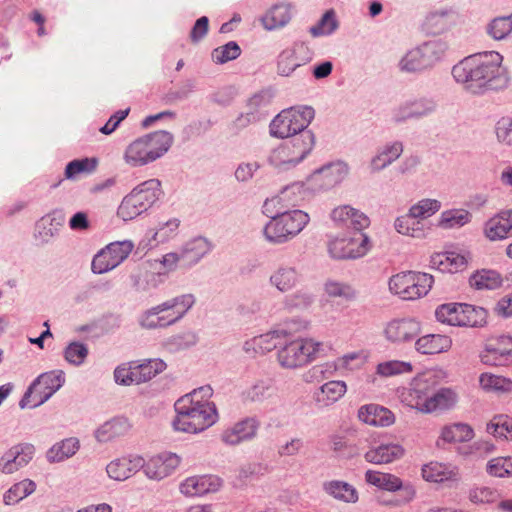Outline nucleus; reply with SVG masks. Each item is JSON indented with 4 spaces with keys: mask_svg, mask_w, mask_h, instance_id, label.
Masks as SVG:
<instances>
[{
    "mask_svg": "<svg viewBox=\"0 0 512 512\" xmlns=\"http://www.w3.org/2000/svg\"><path fill=\"white\" fill-rule=\"evenodd\" d=\"M441 208V202L436 199L425 198L418 201L409 208L410 215L423 222L424 219L431 217Z\"/></svg>",
    "mask_w": 512,
    "mask_h": 512,
    "instance_id": "60",
    "label": "nucleus"
},
{
    "mask_svg": "<svg viewBox=\"0 0 512 512\" xmlns=\"http://www.w3.org/2000/svg\"><path fill=\"white\" fill-rule=\"evenodd\" d=\"M487 473L494 477L512 476V457H496L487 463Z\"/></svg>",
    "mask_w": 512,
    "mask_h": 512,
    "instance_id": "64",
    "label": "nucleus"
},
{
    "mask_svg": "<svg viewBox=\"0 0 512 512\" xmlns=\"http://www.w3.org/2000/svg\"><path fill=\"white\" fill-rule=\"evenodd\" d=\"M292 19V6L288 3L273 5L261 18L266 30L280 29L286 26Z\"/></svg>",
    "mask_w": 512,
    "mask_h": 512,
    "instance_id": "34",
    "label": "nucleus"
},
{
    "mask_svg": "<svg viewBox=\"0 0 512 512\" xmlns=\"http://www.w3.org/2000/svg\"><path fill=\"white\" fill-rule=\"evenodd\" d=\"M307 323L301 320H291L286 329H277L265 334L253 337L244 342L243 350L247 354H265L273 349L280 347L283 340L288 338L292 332L305 329Z\"/></svg>",
    "mask_w": 512,
    "mask_h": 512,
    "instance_id": "13",
    "label": "nucleus"
},
{
    "mask_svg": "<svg viewBox=\"0 0 512 512\" xmlns=\"http://www.w3.org/2000/svg\"><path fill=\"white\" fill-rule=\"evenodd\" d=\"M404 448L397 443H382L369 449L364 458L367 462L373 464H388L399 460L404 456Z\"/></svg>",
    "mask_w": 512,
    "mask_h": 512,
    "instance_id": "31",
    "label": "nucleus"
},
{
    "mask_svg": "<svg viewBox=\"0 0 512 512\" xmlns=\"http://www.w3.org/2000/svg\"><path fill=\"white\" fill-rule=\"evenodd\" d=\"M80 448L77 438H67L54 444L46 453L47 461L50 463H59L76 454Z\"/></svg>",
    "mask_w": 512,
    "mask_h": 512,
    "instance_id": "41",
    "label": "nucleus"
},
{
    "mask_svg": "<svg viewBox=\"0 0 512 512\" xmlns=\"http://www.w3.org/2000/svg\"><path fill=\"white\" fill-rule=\"evenodd\" d=\"M502 62L503 56L496 51L471 55L453 66L452 76L472 94L501 90L509 84L508 71Z\"/></svg>",
    "mask_w": 512,
    "mask_h": 512,
    "instance_id": "1",
    "label": "nucleus"
},
{
    "mask_svg": "<svg viewBox=\"0 0 512 512\" xmlns=\"http://www.w3.org/2000/svg\"><path fill=\"white\" fill-rule=\"evenodd\" d=\"M512 231V210H504L485 224V235L491 241L503 240Z\"/></svg>",
    "mask_w": 512,
    "mask_h": 512,
    "instance_id": "32",
    "label": "nucleus"
},
{
    "mask_svg": "<svg viewBox=\"0 0 512 512\" xmlns=\"http://www.w3.org/2000/svg\"><path fill=\"white\" fill-rule=\"evenodd\" d=\"M212 248V243L204 237H196L188 241L180 250L182 267L190 268L196 265Z\"/></svg>",
    "mask_w": 512,
    "mask_h": 512,
    "instance_id": "27",
    "label": "nucleus"
},
{
    "mask_svg": "<svg viewBox=\"0 0 512 512\" xmlns=\"http://www.w3.org/2000/svg\"><path fill=\"white\" fill-rule=\"evenodd\" d=\"M487 314L483 307L462 303L461 326L482 327L486 324Z\"/></svg>",
    "mask_w": 512,
    "mask_h": 512,
    "instance_id": "51",
    "label": "nucleus"
},
{
    "mask_svg": "<svg viewBox=\"0 0 512 512\" xmlns=\"http://www.w3.org/2000/svg\"><path fill=\"white\" fill-rule=\"evenodd\" d=\"M426 381L417 379L413 382L409 396L415 400L411 406L424 413H431L437 410H447L452 408L457 400L456 392L451 388H441L438 391L427 394Z\"/></svg>",
    "mask_w": 512,
    "mask_h": 512,
    "instance_id": "9",
    "label": "nucleus"
},
{
    "mask_svg": "<svg viewBox=\"0 0 512 512\" xmlns=\"http://www.w3.org/2000/svg\"><path fill=\"white\" fill-rule=\"evenodd\" d=\"M487 34L494 40L500 41L512 32L511 23L507 16H499L492 19L486 27Z\"/></svg>",
    "mask_w": 512,
    "mask_h": 512,
    "instance_id": "62",
    "label": "nucleus"
},
{
    "mask_svg": "<svg viewBox=\"0 0 512 512\" xmlns=\"http://www.w3.org/2000/svg\"><path fill=\"white\" fill-rule=\"evenodd\" d=\"M65 383V374L62 370H53L40 374L28 387L19 402L21 409L38 407L45 403Z\"/></svg>",
    "mask_w": 512,
    "mask_h": 512,
    "instance_id": "11",
    "label": "nucleus"
},
{
    "mask_svg": "<svg viewBox=\"0 0 512 512\" xmlns=\"http://www.w3.org/2000/svg\"><path fill=\"white\" fill-rule=\"evenodd\" d=\"M474 436L473 429L464 423H455L442 429L441 439L448 443L470 441Z\"/></svg>",
    "mask_w": 512,
    "mask_h": 512,
    "instance_id": "49",
    "label": "nucleus"
},
{
    "mask_svg": "<svg viewBox=\"0 0 512 512\" xmlns=\"http://www.w3.org/2000/svg\"><path fill=\"white\" fill-rule=\"evenodd\" d=\"M480 385L485 390L508 392L512 390V381L503 376L491 373H482L479 377Z\"/></svg>",
    "mask_w": 512,
    "mask_h": 512,
    "instance_id": "61",
    "label": "nucleus"
},
{
    "mask_svg": "<svg viewBox=\"0 0 512 512\" xmlns=\"http://www.w3.org/2000/svg\"><path fill=\"white\" fill-rule=\"evenodd\" d=\"M35 454V447L31 443H19L9 448L0 457V472L13 474L28 465Z\"/></svg>",
    "mask_w": 512,
    "mask_h": 512,
    "instance_id": "18",
    "label": "nucleus"
},
{
    "mask_svg": "<svg viewBox=\"0 0 512 512\" xmlns=\"http://www.w3.org/2000/svg\"><path fill=\"white\" fill-rule=\"evenodd\" d=\"M421 331L418 321L412 318L393 319L384 329L386 339L392 343H406L414 340Z\"/></svg>",
    "mask_w": 512,
    "mask_h": 512,
    "instance_id": "21",
    "label": "nucleus"
},
{
    "mask_svg": "<svg viewBox=\"0 0 512 512\" xmlns=\"http://www.w3.org/2000/svg\"><path fill=\"white\" fill-rule=\"evenodd\" d=\"M260 422L255 417H246L227 428L221 434V440L230 446L238 445L254 439L257 435Z\"/></svg>",
    "mask_w": 512,
    "mask_h": 512,
    "instance_id": "22",
    "label": "nucleus"
},
{
    "mask_svg": "<svg viewBox=\"0 0 512 512\" xmlns=\"http://www.w3.org/2000/svg\"><path fill=\"white\" fill-rule=\"evenodd\" d=\"M331 218L336 224L352 228L357 231V233H362V230L367 228L370 224L369 218L364 213L349 205L335 208L331 212Z\"/></svg>",
    "mask_w": 512,
    "mask_h": 512,
    "instance_id": "26",
    "label": "nucleus"
},
{
    "mask_svg": "<svg viewBox=\"0 0 512 512\" xmlns=\"http://www.w3.org/2000/svg\"><path fill=\"white\" fill-rule=\"evenodd\" d=\"M338 28V21L334 10L324 13L316 25L310 27L309 32L313 37L331 35Z\"/></svg>",
    "mask_w": 512,
    "mask_h": 512,
    "instance_id": "58",
    "label": "nucleus"
},
{
    "mask_svg": "<svg viewBox=\"0 0 512 512\" xmlns=\"http://www.w3.org/2000/svg\"><path fill=\"white\" fill-rule=\"evenodd\" d=\"M173 141V135L165 130L146 134L133 141L126 148L124 159L126 163L133 167L144 166L166 154Z\"/></svg>",
    "mask_w": 512,
    "mask_h": 512,
    "instance_id": "3",
    "label": "nucleus"
},
{
    "mask_svg": "<svg viewBox=\"0 0 512 512\" xmlns=\"http://www.w3.org/2000/svg\"><path fill=\"white\" fill-rule=\"evenodd\" d=\"M451 345L452 341L446 335L428 334L416 340L415 349L423 355H430L445 352Z\"/></svg>",
    "mask_w": 512,
    "mask_h": 512,
    "instance_id": "36",
    "label": "nucleus"
},
{
    "mask_svg": "<svg viewBox=\"0 0 512 512\" xmlns=\"http://www.w3.org/2000/svg\"><path fill=\"white\" fill-rule=\"evenodd\" d=\"M348 171V165L342 161L329 163L316 170L310 181L319 190H329L341 183L346 178Z\"/></svg>",
    "mask_w": 512,
    "mask_h": 512,
    "instance_id": "20",
    "label": "nucleus"
},
{
    "mask_svg": "<svg viewBox=\"0 0 512 512\" xmlns=\"http://www.w3.org/2000/svg\"><path fill=\"white\" fill-rule=\"evenodd\" d=\"M324 290L329 297L342 298L346 301H353L357 298V290L346 282L328 280L324 285Z\"/></svg>",
    "mask_w": 512,
    "mask_h": 512,
    "instance_id": "55",
    "label": "nucleus"
},
{
    "mask_svg": "<svg viewBox=\"0 0 512 512\" xmlns=\"http://www.w3.org/2000/svg\"><path fill=\"white\" fill-rule=\"evenodd\" d=\"M360 421L377 427H388L395 422L394 414L386 407L377 404L361 406L358 410Z\"/></svg>",
    "mask_w": 512,
    "mask_h": 512,
    "instance_id": "29",
    "label": "nucleus"
},
{
    "mask_svg": "<svg viewBox=\"0 0 512 512\" xmlns=\"http://www.w3.org/2000/svg\"><path fill=\"white\" fill-rule=\"evenodd\" d=\"M323 490L337 500L354 503L358 500L356 489L347 482L332 480L323 483Z\"/></svg>",
    "mask_w": 512,
    "mask_h": 512,
    "instance_id": "44",
    "label": "nucleus"
},
{
    "mask_svg": "<svg viewBox=\"0 0 512 512\" xmlns=\"http://www.w3.org/2000/svg\"><path fill=\"white\" fill-rule=\"evenodd\" d=\"M511 354L512 337L501 335L487 340L480 353V359L486 365L501 366L506 363Z\"/></svg>",
    "mask_w": 512,
    "mask_h": 512,
    "instance_id": "19",
    "label": "nucleus"
},
{
    "mask_svg": "<svg viewBox=\"0 0 512 512\" xmlns=\"http://www.w3.org/2000/svg\"><path fill=\"white\" fill-rule=\"evenodd\" d=\"M269 282L280 292H288L299 282V272L292 266H279L270 276Z\"/></svg>",
    "mask_w": 512,
    "mask_h": 512,
    "instance_id": "38",
    "label": "nucleus"
},
{
    "mask_svg": "<svg viewBox=\"0 0 512 512\" xmlns=\"http://www.w3.org/2000/svg\"><path fill=\"white\" fill-rule=\"evenodd\" d=\"M369 238L364 233H356L351 238L335 239L329 242L328 252L334 259H356L368 250Z\"/></svg>",
    "mask_w": 512,
    "mask_h": 512,
    "instance_id": "16",
    "label": "nucleus"
},
{
    "mask_svg": "<svg viewBox=\"0 0 512 512\" xmlns=\"http://www.w3.org/2000/svg\"><path fill=\"white\" fill-rule=\"evenodd\" d=\"M89 354L88 346L79 341L70 342L64 349L65 360L73 366H81Z\"/></svg>",
    "mask_w": 512,
    "mask_h": 512,
    "instance_id": "59",
    "label": "nucleus"
},
{
    "mask_svg": "<svg viewBox=\"0 0 512 512\" xmlns=\"http://www.w3.org/2000/svg\"><path fill=\"white\" fill-rule=\"evenodd\" d=\"M221 485V479L214 475L193 476L180 484V492L188 497L202 496L216 492Z\"/></svg>",
    "mask_w": 512,
    "mask_h": 512,
    "instance_id": "25",
    "label": "nucleus"
},
{
    "mask_svg": "<svg viewBox=\"0 0 512 512\" xmlns=\"http://www.w3.org/2000/svg\"><path fill=\"white\" fill-rule=\"evenodd\" d=\"M315 110L311 106H297L282 110L270 123V134L277 138H293L304 132L314 119Z\"/></svg>",
    "mask_w": 512,
    "mask_h": 512,
    "instance_id": "8",
    "label": "nucleus"
},
{
    "mask_svg": "<svg viewBox=\"0 0 512 512\" xmlns=\"http://www.w3.org/2000/svg\"><path fill=\"white\" fill-rule=\"evenodd\" d=\"M98 160L96 158H82L70 161L65 168V177L74 179L79 174H90L97 168Z\"/></svg>",
    "mask_w": 512,
    "mask_h": 512,
    "instance_id": "57",
    "label": "nucleus"
},
{
    "mask_svg": "<svg viewBox=\"0 0 512 512\" xmlns=\"http://www.w3.org/2000/svg\"><path fill=\"white\" fill-rule=\"evenodd\" d=\"M301 65L294 48L284 49L277 57V73L280 76H290Z\"/></svg>",
    "mask_w": 512,
    "mask_h": 512,
    "instance_id": "56",
    "label": "nucleus"
},
{
    "mask_svg": "<svg viewBox=\"0 0 512 512\" xmlns=\"http://www.w3.org/2000/svg\"><path fill=\"white\" fill-rule=\"evenodd\" d=\"M448 43L441 39H432L409 50L399 61L400 71L405 73H421L429 70L442 60Z\"/></svg>",
    "mask_w": 512,
    "mask_h": 512,
    "instance_id": "6",
    "label": "nucleus"
},
{
    "mask_svg": "<svg viewBox=\"0 0 512 512\" xmlns=\"http://www.w3.org/2000/svg\"><path fill=\"white\" fill-rule=\"evenodd\" d=\"M131 241L113 242L101 249L93 258L91 270L95 274L106 273L120 265L132 252Z\"/></svg>",
    "mask_w": 512,
    "mask_h": 512,
    "instance_id": "14",
    "label": "nucleus"
},
{
    "mask_svg": "<svg viewBox=\"0 0 512 512\" xmlns=\"http://www.w3.org/2000/svg\"><path fill=\"white\" fill-rule=\"evenodd\" d=\"M196 298L193 294L187 293L162 302V307L168 313L172 325L181 320L193 307Z\"/></svg>",
    "mask_w": 512,
    "mask_h": 512,
    "instance_id": "35",
    "label": "nucleus"
},
{
    "mask_svg": "<svg viewBox=\"0 0 512 512\" xmlns=\"http://www.w3.org/2000/svg\"><path fill=\"white\" fill-rule=\"evenodd\" d=\"M241 54V48L235 41H230L223 46L215 48L211 57L216 64H224L238 58Z\"/></svg>",
    "mask_w": 512,
    "mask_h": 512,
    "instance_id": "63",
    "label": "nucleus"
},
{
    "mask_svg": "<svg viewBox=\"0 0 512 512\" xmlns=\"http://www.w3.org/2000/svg\"><path fill=\"white\" fill-rule=\"evenodd\" d=\"M347 391V386L344 381H328L323 384L317 391L313 394V399L319 408H326L334 403H336L339 399H341Z\"/></svg>",
    "mask_w": 512,
    "mask_h": 512,
    "instance_id": "33",
    "label": "nucleus"
},
{
    "mask_svg": "<svg viewBox=\"0 0 512 512\" xmlns=\"http://www.w3.org/2000/svg\"><path fill=\"white\" fill-rule=\"evenodd\" d=\"M198 342V336L193 331H183L181 333L172 335L164 341V347L169 352H178L188 349Z\"/></svg>",
    "mask_w": 512,
    "mask_h": 512,
    "instance_id": "52",
    "label": "nucleus"
},
{
    "mask_svg": "<svg viewBox=\"0 0 512 512\" xmlns=\"http://www.w3.org/2000/svg\"><path fill=\"white\" fill-rule=\"evenodd\" d=\"M180 458L176 454L165 453L144 460L143 469L145 475L153 480H162L173 473L179 466Z\"/></svg>",
    "mask_w": 512,
    "mask_h": 512,
    "instance_id": "23",
    "label": "nucleus"
},
{
    "mask_svg": "<svg viewBox=\"0 0 512 512\" xmlns=\"http://www.w3.org/2000/svg\"><path fill=\"white\" fill-rule=\"evenodd\" d=\"M365 480L370 485L390 492L398 491L401 487V479L390 473L368 470L365 473Z\"/></svg>",
    "mask_w": 512,
    "mask_h": 512,
    "instance_id": "46",
    "label": "nucleus"
},
{
    "mask_svg": "<svg viewBox=\"0 0 512 512\" xmlns=\"http://www.w3.org/2000/svg\"><path fill=\"white\" fill-rule=\"evenodd\" d=\"M163 195L161 182L149 179L136 186L126 195L117 210V215L129 221L150 209Z\"/></svg>",
    "mask_w": 512,
    "mask_h": 512,
    "instance_id": "5",
    "label": "nucleus"
},
{
    "mask_svg": "<svg viewBox=\"0 0 512 512\" xmlns=\"http://www.w3.org/2000/svg\"><path fill=\"white\" fill-rule=\"evenodd\" d=\"M459 19L460 14L454 6H440L426 14L422 27L428 34L439 35L456 25Z\"/></svg>",
    "mask_w": 512,
    "mask_h": 512,
    "instance_id": "17",
    "label": "nucleus"
},
{
    "mask_svg": "<svg viewBox=\"0 0 512 512\" xmlns=\"http://www.w3.org/2000/svg\"><path fill=\"white\" fill-rule=\"evenodd\" d=\"M165 309L162 303L146 310L139 318V325L144 329L165 328L172 325L168 314H163Z\"/></svg>",
    "mask_w": 512,
    "mask_h": 512,
    "instance_id": "42",
    "label": "nucleus"
},
{
    "mask_svg": "<svg viewBox=\"0 0 512 512\" xmlns=\"http://www.w3.org/2000/svg\"><path fill=\"white\" fill-rule=\"evenodd\" d=\"M434 278L424 272L406 271L392 276L389 289L403 300H416L430 291Z\"/></svg>",
    "mask_w": 512,
    "mask_h": 512,
    "instance_id": "12",
    "label": "nucleus"
},
{
    "mask_svg": "<svg viewBox=\"0 0 512 512\" xmlns=\"http://www.w3.org/2000/svg\"><path fill=\"white\" fill-rule=\"evenodd\" d=\"M275 393L272 380L259 379L244 389L241 398L244 403H263Z\"/></svg>",
    "mask_w": 512,
    "mask_h": 512,
    "instance_id": "37",
    "label": "nucleus"
},
{
    "mask_svg": "<svg viewBox=\"0 0 512 512\" xmlns=\"http://www.w3.org/2000/svg\"><path fill=\"white\" fill-rule=\"evenodd\" d=\"M144 465V459L140 456L133 458H120L111 461L106 472L111 479L124 481L138 472Z\"/></svg>",
    "mask_w": 512,
    "mask_h": 512,
    "instance_id": "30",
    "label": "nucleus"
},
{
    "mask_svg": "<svg viewBox=\"0 0 512 512\" xmlns=\"http://www.w3.org/2000/svg\"><path fill=\"white\" fill-rule=\"evenodd\" d=\"M65 220V213L59 209L43 216L36 223L35 239L41 244L50 243L52 239L59 234L60 228L64 225Z\"/></svg>",
    "mask_w": 512,
    "mask_h": 512,
    "instance_id": "24",
    "label": "nucleus"
},
{
    "mask_svg": "<svg viewBox=\"0 0 512 512\" xmlns=\"http://www.w3.org/2000/svg\"><path fill=\"white\" fill-rule=\"evenodd\" d=\"M462 303H447L437 307L436 319L451 326H461Z\"/></svg>",
    "mask_w": 512,
    "mask_h": 512,
    "instance_id": "53",
    "label": "nucleus"
},
{
    "mask_svg": "<svg viewBox=\"0 0 512 512\" xmlns=\"http://www.w3.org/2000/svg\"><path fill=\"white\" fill-rule=\"evenodd\" d=\"M502 277L495 270L482 269L469 278L470 286L477 290H494L502 285Z\"/></svg>",
    "mask_w": 512,
    "mask_h": 512,
    "instance_id": "43",
    "label": "nucleus"
},
{
    "mask_svg": "<svg viewBox=\"0 0 512 512\" xmlns=\"http://www.w3.org/2000/svg\"><path fill=\"white\" fill-rule=\"evenodd\" d=\"M314 144V134L304 132L274 148L268 156V162L280 170L291 169L306 158Z\"/></svg>",
    "mask_w": 512,
    "mask_h": 512,
    "instance_id": "7",
    "label": "nucleus"
},
{
    "mask_svg": "<svg viewBox=\"0 0 512 512\" xmlns=\"http://www.w3.org/2000/svg\"><path fill=\"white\" fill-rule=\"evenodd\" d=\"M422 476L428 482L443 483L446 481H456L458 479V470L443 463L430 462L423 466Z\"/></svg>",
    "mask_w": 512,
    "mask_h": 512,
    "instance_id": "39",
    "label": "nucleus"
},
{
    "mask_svg": "<svg viewBox=\"0 0 512 512\" xmlns=\"http://www.w3.org/2000/svg\"><path fill=\"white\" fill-rule=\"evenodd\" d=\"M176 417L172 422L175 430L186 433H199L212 426L217 420L214 403L193 400V395H184L174 404Z\"/></svg>",
    "mask_w": 512,
    "mask_h": 512,
    "instance_id": "2",
    "label": "nucleus"
},
{
    "mask_svg": "<svg viewBox=\"0 0 512 512\" xmlns=\"http://www.w3.org/2000/svg\"><path fill=\"white\" fill-rule=\"evenodd\" d=\"M394 228L398 233L413 238H424L427 233L424 222L410 215L409 210L395 219Z\"/></svg>",
    "mask_w": 512,
    "mask_h": 512,
    "instance_id": "40",
    "label": "nucleus"
},
{
    "mask_svg": "<svg viewBox=\"0 0 512 512\" xmlns=\"http://www.w3.org/2000/svg\"><path fill=\"white\" fill-rule=\"evenodd\" d=\"M129 428L130 424L127 419L114 418L97 429L96 438L98 441L105 442L114 437L126 434L129 431Z\"/></svg>",
    "mask_w": 512,
    "mask_h": 512,
    "instance_id": "45",
    "label": "nucleus"
},
{
    "mask_svg": "<svg viewBox=\"0 0 512 512\" xmlns=\"http://www.w3.org/2000/svg\"><path fill=\"white\" fill-rule=\"evenodd\" d=\"M404 146L401 141L386 143L378 148L370 161V170L380 172L395 162L403 153Z\"/></svg>",
    "mask_w": 512,
    "mask_h": 512,
    "instance_id": "28",
    "label": "nucleus"
},
{
    "mask_svg": "<svg viewBox=\"0 0 512 512\" xmlns=\"http://www.w3.org/2000/svg\"><path fill=\"white\" fill-rule=\"evenodd\" d=\"M322 344L312 339L297 338L288 341L283 340L278 350L277 359L281 367L285 369H296L313 361Z\"/></svg>",
    "mask_w": 512,
    "mask_h": 512,
    "instance_id": "10",
    "label": "nucleus"
},
{
    "mask_svg": "<svg viewBox=\"0 0 512 512\" xmlns=\"http://www.w3.org/2000/svg\"><path fill=\"white\" fill-rule=\"evenodd\" d=\"M486 430L495 437L512 440V418L504 414L496 415L487 424Z\"/></svg>",
    "mask_w": 512,
    "mask_h": 512,
    "instance_id": "54",
    "label": "nucleus"
},
{
    "mask_svg": "<svg viewBox=\"0 0 512 512\" xmlns=\"http://www.w3.org/2000/svg\"><path fill=\"white\" fill-rule=\"evenodd\" d=\"M309 221V215L299 209L277 211L265 224L263 236L272 245H282L300 234Z\"/></svg>",
    "mask_w": 512,
    "mask_h": 512,
    "instance_id": "4",
    "label": "nucleus"
},
{
    "mask_svg": "<svg viewBox=\"0 0 512 512\" xmlns=\"http://www.w3.org/2000/svg\"><path fill=\"white\" fill-rule=\"evenodd\" d=\"M166 363L161 359H148L135 365L137 376H135L136 384L144 383L154 378L166 369Z\"/></svg>",
    "mask_w": 512,
    "mask_h": 512,
    "instance_id": "50",
    "label": "nucleus"
},
{
    "mask_svg": "<svg viewBox=\"0 0 512 512\" xmlns=\"http://www.w3.org/2000/svg\"><path fill=\"white\" fill-rule=\"evenodd\" d=\"M471 213L464 209H450L440 215L438 226L442 229L460 228L471 221Z\"/></svg>",
    "mask_w": 512,
    "mask_h": 512,
    "instance_id": "48",
    "label": "nucleus"
},
{
    "mask_svg": "<svg viewBox=\"0 0 512 512\" xmlns=\"http://www.w3.org/2000/svg\"><path fill=\"white\" fill-rule=\"evenodd\" d=\"M438 104L432 97L413 98L402 102L393 109L391 121L402 124L408 120H419L436 112Z\"/></svg>",
    "mask_w": 512,
    "mask_h": 512,
    "instance_id": "15",
    "label": "nucleus"
},
{
    "mask_svg": "<svg viewBox=\"0 0 512 512\" xmlns=\"http://www.w3.org/2000/svg\"><path fill=\"white\" fill-rule=\"evenodd\" d=\"M36 484L33 480L24 479L13 484L3 495L5 505H15L22 499L34 493Z\"/></svg>",
    "mask_w": 512,
    "mask_h": 512,
    "instance_id": "47",
    "label": "nucleus"
}]
</instances>
